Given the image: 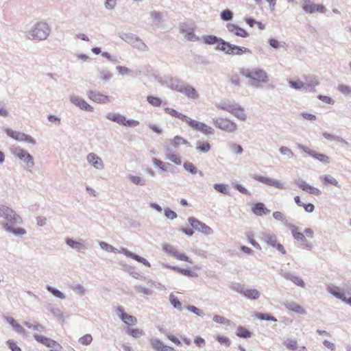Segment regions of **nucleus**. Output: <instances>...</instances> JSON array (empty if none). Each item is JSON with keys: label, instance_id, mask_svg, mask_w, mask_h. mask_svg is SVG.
<instances>
[{"label": "nucleus", "instance_id": "3c124183", "mask_svg": "<svg viewBox=\"0 0 351 351\" xmlns=\"http://www.w3.org/2000/svg\"><path fill=\"white\" fill-rule=\"evenodd\" d=\"M126 332L134 338H138L145 335V332L141 329H138V328L132 329L129 327L127 328Z\"/></svg>", "mask_w": 351, "mask_h": 351}, {"label": "nucleus", "instance_id": "6e6552de", "mask_svg": "<svg viewBox=\"0 0 351 351\" xmlns=\"http://www.w3.org/2000/svg\"><path fill=\"white\" fill-rule=\"evenodd\" d=\"M327 291L336 298L351 306V289L341 291L338 287L328 286Z\"/></svg>", "mask_w": 351, "mask_h": 351}, {"label": "nucleus", "instance_id": "412c9836", "mask_svg": "<svg viewBox=\"0 0 351 351\" xmlns=\"http://www.w3.org/2000/svg\"><path fill=\"white\" fill-rule=\"evenodd\" d=\"M119 317L121 320L128 325H135L137 323V319L131 315L125 313L121 307H118L117 309Z\"/></svg>", "mask_w": 351, "mask_h": 351}, {"label": "nucleus", "instance_id": "f704fd0d", "mask_svg": "<svg viewBox=\"0 0 351 351\" xmlns=\"http://www.w3.org/2000/svg\"><path fill=\"white\" fill-rule=\"evenodd\" d=\"M119 36L123 40H124L125 42L131 45L132 46H133V45L134 44V43L138 37L136 35L133 34L132 33H125V32L119 33Z\"/></svg>", "mask_w": 351, "mask_h": 351}, {"label": "nucleus", "instance_id": "e2e57ef3", "mask_svg": "<svg viewBox=\"0 0 351 351\" xmlns=\"http://www.w3.org/2000/svg\"><path fill=\"white\" fill-rule=\"evenodd\" d=\"M279 152L281 154L286 156L289 158H293L295 157L294 153L287 147L282 146L280 147Z\"/></svg>", "mask_w": 351, "mask_h": 351}, {"label": "nucleus", "instance_id": "4468645a", "mask_svg": "<svg viewBox=\"0 0 351 351\" xmlns=\"http://www.w3.org/2000/svg\"><path fill=\"white\" fill-rule=\"evenodd\" d=\"M298 147L300 150L306 152L309 156L316 158L317 160H319L320 162H322L324 164H328L330 162L329 157L325 154L317 153L315 151L311 150L310 148H308L306 146H304L303 145H301V144H298Z\"/></svg>", "mask_w": 351, "mask_h": 351}, {"label": "nucleus", "instance_id": "603ef678", "mask_svg": "<svg viewBox=\"0 0 351 351\" xmlns=\"http://www.w3.org/2000/svg\"><path fill=\"white\" fill-rule=\"evenodd\" d=\"M287 227L289 229L293 238L296 240H298L303 234L302 232L299 231L298 227L293 224H287Z\"/></svg>", "mask_w": 351, "mask_h": 351}, {"label": "nucleus", "instance_id": "dca6fc26", "mask_svg": "<svg viewBox=\"0 0 351 351\" xmlns=\"http://www.w3.org/2000/svg\"><path fill=\"white\" fill-rule=\"evenodd\" d=\"M253 178L260 182H262L269 186H274L279 189H285V185L282 182L278 180H273L270 178L255 175L253 176Z\"/></svg>", "mask_w": 351, "mask_h": 351}, {"label": "nucleus", "instance_id": "5701e85b", "mask_svg": "<svg viewBox=\"0 0 351 351\" xmlns=\"http://www.w3.org/2000/svg\"><path fill=\"white\" fill-rule=\"evenodd\" d=\"M180 93L184 95L189 99H196L199 97V95L195 88L186 83L184 84Z\"/></svg>", "mask_w": 351, "mask_h": 351}, {"label": "nucleus", "instance_id": "a19ab883", "mask_svg": "<svg viewBox=\"0 0 351 351\" xmlns=\"http://www.w3.org/2000/svg\"><path fill=\"white\" fill-rule=\"evenodd\" d=\"M150 16L153 19L152 25L157 27H160L162 23V14L160 12L153 11L150 12Z\"/></svg>", "mask_w": 351, "mask_h": 351}, {"label": "nucleus", "instance_id": "4d7b16f0", "mask_svg": "<svg viewBox=\"0 0 351 351\" xmlns=\"http://www.w3.org/2000/svg\"><path fill=\"white\" fill-rule=\"evenodd\" d=\"M169 302L175 308L182 311L181 302L173 293L169 296Z\"/></svg>", "mask_w": 351, "mask_h": 351}, {"label": "nucleus", "instance_id": "4be33fe9", "mask_svg": "<svg viewBox=\"0 0 351 351\" xmlns=\"http://www.w3.org/2000/svg\"><path fill=\"white\" fill-rule=\"evenodd\" d=\"M202 40L204 43L206 45H215L218 44L217 47H216L217 50H219V47L221 45H223V43H226L224 40H223L221 38H218L216 36L214 35H206L202 36Z\"/></svg>", "mask_w": 351, "mask_h": 351}, {"label": "nucleus", "instance_id": "6e6d98bb", "mask_svg": "<svg viewBox=\"0 0 351 351\" xmlns=\"http://www.w3.org/2000/svg\"><path fill=\"white\" fill-rule=\"evenodd\" d=\"M256 317L261 320L277 322V319L276 317L271 316L270 314H268V313H256Z\"/></svg>", "mask_w": 351, "mask_h": 351}, {"label": "nucleus", "instance_id": "7c9ffc66", "mask_svg": "<svg viewBox=\"0 0 351 351\" xmlns=\"http://www.w3.org/2000/svg\"><path fill=\"white\" fill-rule=\"evenodd\" d=\"M108 120L114 121L119 125H124L126 117L121 114L109 112L106 114Z\"/></svg>", "mask_w": 351, "mask_h": 351}, {"label": "nucleus", "instance_id": "2f4dec72", "mask_svg": "<svg viewBox=\"0 0 351 351\" xmlns=\"http://www.w3.org/2000/svg\"><path fill=\"white\" fill-rule=\"evenodd\" d=\"M252 210L257 216H262L263 215H267L269 213V210L265 206V204L261 202L255 204Z\"/></svg>", "mask_w": 351, "mask_h": 351}, {"label": "nucleus", "instance_id": "338daca9", "mask_svg": "<svg viewBox=\"0 0 351 351\" xmlns=\"http://www.w3.org/2000/svg\"><path fill=\"white\" fill-rule=\"evenodd\" d=\"M147 101L154 106H160L162 104V100L159 97L154 96H148Z\"/></svg>", "mask_w": 351, "mask_h": 351}, {"label": "nucleus", "instance_id": "69168bd1", "mask_svg": "<svg viewBox=\"0 0 351 351\" xmlns=\"http://www.w3.org/2000/svg\"><path fill=\"white\" fill-rule=\"evenodd\" d=\"M72 290L79 295H83L86 293V289L80 284H75L72 286Z\"/></svg>", "mask_w": 351, "mask_h": 351}, {"label": "nucleus", "instance_id": "f3484780", "mask_svg": "<svg viewBox=\"0 0 351 351\" xmlns=\"http://www.w3.org/2000/svg\"><path fill=\"white\" fill-rule=\"evenodd\" d=\"M282 304L289 311H292L300 315H306V310L299 304L293 301L286 300Z\"/></svg>", "mask_w": 351, "mask_h": 351}, {"label": "nucleus", "instance_id": "774afa93", "mask_svg": "<svg viewBox=\"0 0 351 351\" xmlns=\"http://www.w3.org/2000/svg\"><path fill=\"white\" fill-rule=\"evenodd\" d=\"M338 90L343 95L351 97V87L348 85L341 84L338 87Z\"/></svg>", "mask_w": 351, "mask_h": 351}, {"label": "nucleus", "instance_id": "f8f14e48", "mask_svg": "<svg viewBox=\"0 0 351 351\" xmlns=\"http://www.w3.org/2000/svg\"><path fill=\"white\" fill-rule=\"evenodd\" d=\"M86 158L88 164L95 169L101 171L104 169V163L102 159L96 154L93 152L89 153Z\"/></svg>", "mask_w": 351, "mask_h": 351}, {"label": "nucleus", "instance_id": "c03bdc74", "mask_svg": "<svg viewBox=\"0 0 351 351\" xmlns=\"http://www.w3.org/2000/svg\"><path fill=\"white\" fill-rule=\"evenodd\" d=\"M232 114L241 121H245L247 119V115L244 112L243 108L239 104H237L235 110Z\"/></svg>", "mask_w": 351, "mask_h": 351}, {"label": "nucleus", "instance_id": "20e7f679", "mask_svg": "<svg viewBox=\"0 0 351 351\" xmlns=\"http://www.w3.org/2000/svg\"><path fill=\"white\" fill-rule=\"evenodd\" d=\"M51 28L45 21H39L34 24L26 32V37L31 40H45L49 36Z\"/></svg>", "mask_w": 351, "mask_h": 351}, {"label": "nucleus", "instance_id": "13d9d810", "mask_svg": "<svg viewBox=\"0 0 351 351\" xmlns=\"http://www.w3.org/2000/svg\"><path fill=\"white\" fill-rule=\"evenodd\" d=\"M47 309L57 319H58L59 320L64 321L63 313H62V312L61 311V310L60 308L51 307V308H48Z\"/></svg>", "mask_w": 351, "mask_h": 351}, {"label": "nucleus", "instance_id": "09e8293b", "mask_svg": "<svg viewBox=\"0 0 351 351\" xmlns=\"http://www.w3.org/2000/svg\"><path fill=\"white\" fill-rule=\"evenodd\" d=\"M135 291L141 293L142 295H151L153 293V291L151 288H146L141 285H136L134 287Z\"/></svg>", "mask_w": 351, "mask_h": 351}, {"label": "nucleus", "instance_id": "7ed1b4c3", "mask_svg": "<svg viewBox=\"0 0 351 351\" xmlns=\"http://www.w3.org/2000/svg\"><path fill=\"white\" fill-rule=\"evenodd\" d=\"M183 145L187 147H192L190 142L180 136H176L174 138L169 139L167 143L163 145L166 159L177 165H181V158L175 153L174 149Z\"/></svg>", "mask_w": 351, "mask_h": 351}, {"label": "nucleus", "instance_id": "58836bf2", "mask_svg": "<svg viewBox=\"0 0 351 351\" xmlns=\"http://www.w3.org/2000/svg\"><path fill=\"white\" fill-rule=\"evenodd\" d=\"M196 145V150L199 153H207L211 149L210 144L205 141H198Z\"/></svg>", "mask_w": 351, "mask_h": 351}, {"label": "nucleus", "instance_id": "2eb2a0df", "mask_svg": "<svg viewBox=\"0 0 351 351\" xmlns=\"http://www.w3.org/2000/svg\"><path fill=\"white\" fill-rule=\"evenodd\" d=\"M70 101L75 106H77L82 110L88 111V112H93V108L89 105L83 98L75 95H72L69 97Z\"/></svg>", "mask_w": 351, "mask_h": 351}, {"label": "nucleus", "instance_id": "ea45409f", "mask_svg": "<svg viewBox=\"0 0 351 351\" xmlns=\"http://www.w3.org/2000/svg\"><path fill=\"white\" fill-rule=\"evenodd\" d=\"M165 111L167 114L171 115L172 117H176L184 122H186L187 121V118L189 117L178 112L177 110H174L173 108H166L165 109Z\"/></svg>", "mask_w": 351, "mask_h": 351}, {"label": "nucleus", "instance_id": "680f3d73", "mask_svg": "<svg viewBox=\"0 0 351 351\" xmlns=\"http://www.w3.org/2000/svg\"><path fill=\"white\" fill-rule=\"evenodd\" d=\"M129 178L136 185L144 186L146 184V180L140 176H130Z\"/></svg>", "mask_w": 351, "mask_h": 351}, {"label": "nucleus", "instance_id": "aec40b11", "mask_svg": "<svg viewBox=\"0 0 351 351\" xmlns=\"http://www.w3.org/2000/svg\"><path fill=\"white\" fill-rule=\"evenodd\" d=\"M297 185L303 191L314 195H319L321 194V191L315 188L308 184H307L304 180H298L296 182Z\"/></svg>", "mask_w": 351, "mask_h": 351}, {"label": "nucleus", "instance_id": "a878e982", "mask_svg": "<svg viewBox=\"0 0 351 351\" xmlns=\"http://www.w3.org/2000/svg\"><path fill=\"white\" fill-rule=\"evenodd\" d=\"M281 276L286 280L293 282L295 285L302 288H304L306 286L305 282L298 276H294L290 272H284L281 274Z\"/></svg>", "mask_w": 351, "mask_h": 351}, {"label": "nucleus", "instance_id": "37998d69", "mask_svg": "<svg viewBox=\"0 0 351 351\" xmlns=\"http://www.w3.org/2000/svg\"><path fill=\"white\" fill-rule=\"evenodd\" d=\"M150 343L152 348L157 351H163L164 350H167L165 348V345L158 339L153 338L150 339Z\"/></svg>", "mask_w": 351, "mask_h": 351}, {"label": "nucleus", "instance_id": "c9c22d12", "mask_svg": "<svg viewBox=\"0 0 351 351\" xmlns=\"http://www.w3.org/2000/svg\"><path fill=\"white\" fill-rule=\"evenodd\" d=\"M320 179L322 180L324 184L326 186L333 185L338 188H341V186L339 184L338 181L330 175H324L320 177Z\"/></svg>", "mask_w": 351, "mask_h": 351}, {"label": "nucleus", "instance_id": "6ab92c4d", "mask_svg": "<svg viewBox=\"0 0 351 351\" xmlns=\"http://www.w3.org/2000/svg\"><path fill=\"white\" fill-rule=\"evenodd\" d=\"M87 95L90 99L97 103L106 104L110 101L108 96L97 91L88 90L87 91Z\"/></svg>", "mask_w": 351, "mask_h": 351}, {"label": "nucleus", "instance_id": "9b49d317", "mask_svg": "<svg viewBox=\"0 0 351 351\" xmlns=\"http://www.w3.org/2000/svg\"><path fill=\"white\" fill-rule=\"evenodd\" d=\"M5 131L8 136L18 141H25L32 145H35L36 143L34 138L25 133L17 131H13L8 128L5 129Z\"/></svg>", "mask_w": 351, "mask_h": 351}, {"label": "nucleus", "instance_id": "473e14b6", "mask_svg": "<svg viewBox=\"0 0 351 351\" xmlns=\"http://www.w3.org/2000/svg\"><path fill=\"white\" fill-rule=\"evenodd\" d=\"M5 320L6 322L10 324L13 330L14 331H16V332L19 333V334H23L24 335L25 333V330L19 324L16 322V321L12 317H5Z\"/></svg>", "mask_w": 351, "mask_h": 351}, {"label": "nucleus", "instance_id": "a211bd4d", "mask_svg": "<svg viewBox=\"0 0 351 351\" xmlns=\"http://www.w3.org/2000/svg\"><path fill=\"white\" fill-rule=\"evenodd\" d=\"M226 28L230 33H232L238 37L247 38L249 36V34L244 29L240 27L237 25L227 23Z\"/></svg>", "mask_w": 351, "mask_h": 351}, {"label": "nucleus", "instance_id": "393cba45", "mask_svg": "<svg viewBox=\"0 0 351 351\" xmlns=\"http://www.w3.org/2000/svg\"><path fill=\"white\" fill-rule=\"evenodd\" d=\"M119 252L123 254L127 257H130V258H132L136 260L138 263H141L145 265V266L150 267V263L145 258L141 257V256L129 251L126 248H121V250L119 251Z\"/></svg>", "mask_w": 351, "mask_h": 351}, {"label": "nucleus", "instance_id": "cd10ccee", "mask_svg": "<svg viewBox=\"0 0 351 351\" xmlns=\"http://www.w3.org/2000/svg\"><path fill=\"white\" fill-rule=\"evenodd\" d=\"M304 90L306 91H313L315 88L319 85V82L315 76H307L305 77Z\"/></svg>", "mask_w": 351, "mask_h": 351}, {"label": "nucleus", "instance_id": "de8ad7c7", "mask_svg": "<svg viewBox=\"0 0 351 351\" xmlns=\"http://www.w3.org/2000/svg\"><path fill=\"white\" fill-rule=\"evenodd\" d=\"M46 289L48 291H49L51 294L58 298L63 300L66 298L65 295L62 292L50 285H47Z\"/></svg>", "mask_w": 351, "mask_h": 351}, {"label": "nucleus", "instance_id": "49530a36", "mask_svg": "<svg viewBox=\"0 0 351 351\" xmlns=\"http://www.w3.org/2000/svg\"><path fill=\"white\" fill-rule=\"evenodd\" d=\"M134 48L141 51H148L149 47L145 45V43L139 38L137 37L134 44L132 46Z\"/></svg>", "mask_w": 351, "mask_h": 351}, {"label": "nucleus", "instance_id": "4c0bfd02", "mask_svg": "<svg viewBox=\"0 0 351 351\" xmlns=\"http://www.w3.org/2000/svg\"><path fill=\"white\" fill-rule=\"evenodd\" d=\"M34 337L36 341L46 346L47 347L52 346L51 345H55L54 340L47 338L45 336L35 334Z\"/></svg>", "mask_w": 351, "mask_h": 351}, {"label": "nucleus", "instance_id": "864d4df0", "mask_svg": "<svg viewBox=\"0 0 351 351\" xmlns=\"http://www.w3.org/2000/svg\"><path fill=\"white\" fill-rule=\"evenodd\" d=\"M183 168L193 175H195L198 172L197 167L191 162H185L183 164Z\"/></svg>", "mask_w": 351, "mask_h": 351}, {"label": "nucleus", "instance_id": "f03ea898", "mask_svg": "<svg viewBox=\"0 0 351 351\" xmlns=\"http://www.w3.org/2000/svg\"><path fill=\"white\" fill-rule=\"evenodd\" d=\"M240 73L248 80V84L254 88H261L269 81L267 73L259 67L242 69Z\"/></svg>", "mask_w": 351, "mask_h": 351}, {"label": "nucleus", "instance_id": "0e129e2a", "mask_svg": "<svg viewBox=\"0 0 351 351\" xmlns=\"http://www.w3.org/2000/svg\"><path fill=\"white\" fill-rule=\"evenodd\" d=\"M162 250L165 253L173 257L177 252L176 249L173 245L169 244L164 245L162 246Z\"/></svg>", "mask_w": 351, "mask_h": 351}, {"label": "nucleus", "instance_id": "c85d7f7f", "mask_svg": "<svg viewBox=\"0 0 351 351\" xmlns=\"http://www.w3.org/2000/svg\"><path fill=\"white\" fill-rule=\"evenodd\" d=\"M66 245L78 252H84L88 247L82 242L76 241L71 238H67L65 241Z\"/></svg>", "mask_w": 351, "mask_h": 351}, {"label": "nucleus", "instance_id": "39448f33", "mask_svg": "<svg viewBox=\"0 0 351 351\" xmlns=\"http://www.w3.org/2000/svg\"><path fill=\"white\" fill-rule=\"evenodd\" d=\"M219 49V51H222L228 55L241 56L243 53H252V51L250 49L232 45L229 42L223 43V45H221Z\"/></svg>", "mask_w": 351, "mask_h": 351}, {"label": "nucleus", "instance_id": "b1692460", "mask_svg": "<svg viewBox=\"0 0 351 351\" xmlns=\"http://www.w3.org/2000/svg\"><path fill=\"white\" fill-rule=\"evenodd\" d=\"M119 252L123 254L127 257H130V258H132L136 260L138 263H141L145 265V266L150 267V263L145 258L141 257V256L129 251L126 248H121V250L119 251Z\"/></svg>", "mask_w": 351, "mask_h": 351}, {"label": "nucleus", "instance_id": "423d86ee", "mask_svg": "<svg viewBox=\"0 0 351 351\" xmlns=\"http://www.w3.org/2000/svg\"><path fill=\"white\" fill-rule=\"evenodd\" d=\"M213 123L216 128L227 132H234L237 130V125L228 119L213 118Z\"/></svg>", "mask_w": 351, "mask_h": 351}, {"label": "nucleus", "instance_id": "ddd939ff", "mask_svg": "<svg viewBox=\"0 0 351 351\" xmlns=\"http://www.w3.org/2000/svg\"><path fill=\"white\" fill-rule=\"evenodd\" d=\"M302 9L306 13L313 14L315 12L324 13L326 11V8L323 5L313 3L310 0H302Z\"/></svg>", "mask_w": 351, "mask_h": 351}, {"label": "nucleus", "instance_id": "72a5a7b5", "mask_svg": "<svg viewBox=\"0 0 351 351\" xmlns=\"http://www.w3.org/2000/svg\"><path fill=\"white\" fill-rule=\"evenodd\" d=\"M243 295L247 299L255 300L259 298V297L261 296V293L256 289L245 288Z\"/></svg>", "mask_w": 351, "mask_h": 351}, {"label": "nucleus", "instance_id": "f257e3e1", "mask_svg": "<svg viewBox=\"0 0 351 351\" xmlns=\"http://www.w3.org/2000/svg\"><path fill=\"white\" fill-rule=\"evenodd\" d=\"M0 219H1V225L7 233L14 236L26 234L27 231L25 228L17 226L23 223L21 216L10 207L3 204L0 205Z\"/></svg>", "mask_w": 351, "mask_h": 351}, {"label": "nucleus", "instance_id": "c756f323", "mask_svg": "<svg viewBox=\"0 0 351 351\" xmlns=\"http://www.w3.org/2000/svg\"><path fill=\"white\" fill-rule=\"evenodd\" d=\"M237 104L234 101H223L218 104L217 107L232 114L235 110Z\"/></svg>", "mask_w": 351, "mask_h": 351}, {"label": "nucleus", "instance_id": "bb28decb", "mask_svg": "<svg viewBox=\"0 0 351 351\" xmlns=\"http://www.w3.org/2000/svg\"><path fill=\"white\" fill-rule=\"evenodd\" d=\"M166 84L171 90L180 93L185 82L178 78H171L166 82Z\"/></svg>", "mask_w": 351, "mask_h": 351}, {"label": "nucleus", "instance_id": "e433bc0d", "mask_svg": "<svg viewBox=\"0 0 351 351\" xmlns=\"http://www.w3.org/2000/svg\"><path fill=\"white\" fill-rule=\"evenodd\" d=\"M25 163L24 168L30 173H32L33 168L35 165L34 159L33 156L29 153L26 155L25 158L23 160Z\"/></svg>", "mask_w": 351, "mask_h": 351}, {"label": "nucleus", "instance_id": "0eeeda50", "mask_svg": "<svg viewBox=\"0 0 351 351\" xmlns=\"http://www.w3.org/2000/svg\"><path fill=\"white\" fill-rule=\"evenodd\" d=\"M261 239L269 245L276 248L279 252L282 254H286V250L284 246L277 242V236L271 232H263L261 233Z\"/></svg>", "mask_w": 351, "mask_h": 351}, {"label": "nucleus", "instance_id": "a18cd8bd", "mask_svg": "<svg viewBox=\"0 0 351 351\" xmlns=\"http://www.w3.org/2000/svg\"><path fill=\"white\" fill-rule=\"evenodd\" d=\"M12 154L16 157L19 158L20 160H23L26 155H28L27 151L21 148V147H14L12 149Z\"/></svg>", "mask_w": 351, "mask_h": 351}, {"label": "nucleus", "instance_id": "79ce46f5", "mask_svg": "<svg viewBox=\"0 0 351 351\" xmlns=\"http://www.w3.org/2000/svg\"><path fill=\"white\" fill-rule=\"evenodd\" d=\"M236 335L241 338L247 339L251 337L252 332L245 327L239 326L237 329Z\"/></svg>", "mask_w": 351, "mask_h": 351}, {"label": "nucleus", "instance_id": "8fccbe9b", "mask_svg": "<svg viewBox=\"0 0 351 351\" xmlns=\"http://www.w3.org/2000/svg\"><path fill=\"white\" fill-rule=\"evenodd\" d=\"M323 136L327 139V140H329V141H337L341 143H343L345 145H348V143L343 138L339 137V136H335V135H332V134H330L329 133H327V132H324L323 133Z\"/></svg>", "mask_w": 351, "mask_h": 351}, {"label": "nucleus", "instance_id": "1a4fd4ad", "mask_svg": "<svg viewBox=\"0 0 351 351\" xmlns=\"http://www.w3.org/2000/svg\"><path fill=\"white\" fill-rule=\"evenodd\" d=\"M186 123L193 130L199 131L206 135H212L214 134L215 130L213 128L207 125L204 123L199 122L193 120L190 117L187 118Z\"/></svg>", "mask_w": 351, "mask_h": 351}, {"label": "nucleus", "instance_id": "bf43d9fd", "mask_svg": "<svg viewBox=\"0 0 351 351\" xmlns=\"http://www.w3.org/2000/svg\"><path fill=\"white\" fill-rule=\"evenodd\" d=\"M221 19L224 21H231L233 18V13L230 10H224L220 13Z\"/></svg>", "mask_w": 351, "mask_h": 351}, {"label": "nucleus", "instance_id": "5fc2aeb1", "mask_svg": "<svg viewBox=\"0 0 351 351\" xmlns=\"http://www.w3.org/2000/svg\"><path fill=\"white\" fill-rule=\"evenodd\" d=\"M289 85L291 88L295 89V90H304V84L303 82L297 80H290L289 82Z\"/></svg>", "mask_w": 351, "mask_h": 351}, {"label": "nucleus", "instance_id": "052dcab7", "mask_svg": "<svg viewBox=\"0 0 351 351\" xmlns=\"http://www.w3.org/2000/svg\"><path fill=\"white\" fill-rule=\"evenodd\" d=\"M284 346L287 348L295 350L298 347V342L295 339H288L285 340L283 343Z\"/></svg>", "mask_w": 351, "mask_h": 351}, {"label": "nucleus", "instance_id": "9d476101", "mask_svg": "<svg viewBox=\"0 0 351 351\" xmlns=\"http://www.w3.org/2000/svg\"><path fill=\"white\" fill-rule=\"evenodd\" d=\"M189 224L197 231L201 232L205 235H210L213 234V230L206 223L199 221L195 217H189L188 219Z\"/></svg>", "mask_w": 351, "mask_h": 351}]
</instances>
